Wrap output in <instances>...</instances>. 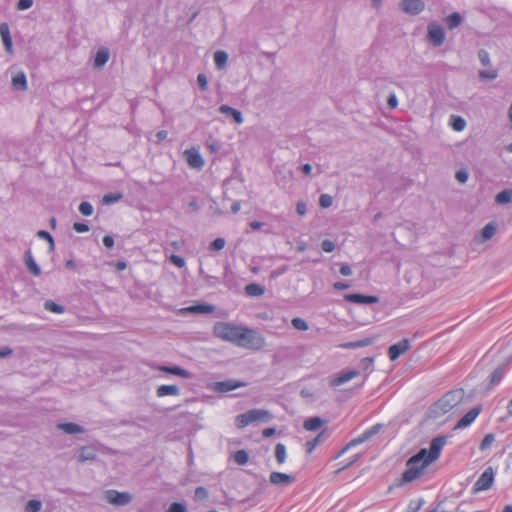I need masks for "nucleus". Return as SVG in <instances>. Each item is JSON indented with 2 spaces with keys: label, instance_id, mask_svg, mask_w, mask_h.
<instances>
[{
  "label": "nucleus",
  "instance_id": "obj_30",
  "mask_svg": "<svg viewBox=\"0 0 512 512\" xmlns=\"http://www.w3.org/2000/svg\"><path fill=\"white\" fill-rule=\"evenodd\" d=\"M264 292V287L257 283H250L245 286V293L251 297H260Z\"/></svg>",
  "mask_w": 512,
  "mask_h": 512
},
{
  "label": "nucleus",
  "instance_id": "obj_19",
  "mask_svg": "<svg viewBox=\"0 0 512 512\" xmlns=\"http://www.w3.org/2000/svg\"><path fill=\"white\" fill-rule=\"evenodd\" d=\"M96 448L92 445L83 446L79 450L77 460L79 463L96 460Z\"/></svg>",
  "mask_w": 512,
  "mask_h": 512
},
{
  "label": "nucleus",
  "instance_id": "obj_24",
  "mask_svg": "<svg viewBox=\"0 0 512 512\" xmlns=\"http://www.w3.org/2000/svg\"><path fill=\"white\" fill-rule=\"evenodd\" d=\"M109 60V50L107 48H100L95 54L93 66L95 69H101Z\"/></svg>",
  "mask_w": 512,
  "mask_h": 512
},
{
  "label": "nucleus",
  "instance_id": "obj_36",
  "mask_svg": "<svg viewBox=\"0 0 512 512\" xmlns=\"http://www.w3.org/2000/svg\"><path fill=\"white\" fill-rule=\"evenodd\" d=\"M449 124L454 131L460 132L464 130L466 121L461 116L451 115Z\"/></svg>",
  "mask_w": 512,
  "mask_h": 512
},
{
  "label": "nucleus",
  "instance_id": "obj_35",
  "mask_svg": "<svg viewBox=\"0 0 512 512\" xmlns=\"http://www.w3.org/2000/svg\"><path fill=\"white\" fill-rule=\"evenodd\" d=\"M228 60V54L225 51L218 50L214 53V63L217 69L225 68Z\"/></svg>",
  "mask_w": 512,
  "mask_h": 512
},
{
  "label": "nucleus",
  "instance_id": "obj_51",
  "mask_svg": "<svg viewBox=\"0 0 512 512\" xmlns=\"http://www.w3.org/2000/svg\"><path fill=\"white\" fill-rule=\"evenodd\" d=\"M333 198L328 194H322L319 198V205L322 208H329L332 205Z\"/></svg>",
  "mask_w": 512,
  "mask_h": 512
},
{
  "label": "nucleus",
  "instance_id": "obj_11",
  "mask_svg": "<svg viewBox=\"0 0 512 512\" xmlns=\"http://www.w3.org/2000/svg\"><path fill=\"white\" fill-rule=\"evenodd\" d=\"M247 384L242 381L228 379L220 382H215L213 389L219 393H227L240 387H245Z\"/></svg>",
  "mask_w": 512,
  "mask_h": 512
},
{
  "label": "nucleus",
  "instance_id": "obj_61",
  "mask_svg": "<svg viewBox=\"0 0 512 512\" xmlns=\"http://www.w3.org/2000/svg\"><path fill=\"white\" fill-rule=\"evenodd\" d=\"M387 105L389 106V108L391 109H394L397 107L398 105V100H397V97L394 93H391L388 98H387Z\"/></svg>",
  "mask_w": 512,
  "mask_h": 512
},
{
  "label": "nucleus",
  "instance_id": "obj_15",
  "mask_svg": "<svg viewBox=\"0 0 512 512\" xmlns=\"http://www.w3.org/2000/svg\"><path fill=\"white\" fill-rule=\"evenodd\" d=\"M358 375H359V371H357V370H343L340 373H338L337 376H335L330 381V386H332V387L340 386V385L350 381L351 379H353L354 377H356Z\"/></svg>",
  "mask_w": 512,
  "mask_h": 512
},
{
  "label": "nucleus",
  "instance_id": "obj_58",
  "mask_svg": "<svg viewBox=\"0 0 512 512\" xmlns=\"http://www.w3.org/2000/svg\"><path fill=\"white\" fill-rule=\"evenodd\" d=\"M73 229L78 233H85L89 231V226L86 223L75 222L73 224Z\"/></svg>",
  "mask_w": 512,
  "mask_h": 512
},
{
  "label": "nucleus",
  "instance_id": "obj_23",
  "mask_svg": "<svg viewBox=\"0 0 512 512\" xmlns=\"http://www.w3.org/2000/svg\"><path fill=\"white\" fill-rule=\"evenodd\" d=\"M24 263L28 269V271L34 275L39 276L41 274V269L34 260L31 250H27L24 254Z\"/></svg>",
  "mask_w": 512,
  "mask_h": 512
},
{
  "label": "nucleus",
  "instance_id": "obj_29",
  "mask_svg": "<svg viewBox=\"0 0 512 512\" xmlns=\"http://www.w3.org/2000/svg\"><path fill=\"white\" fill-rule=\"evenodd\" d=\"M58 428L67 434H77L84 432V428L82 426L72 422L60 423L58 424Z\"/></svg>",
  "mask_w": 512,
  "mask_h": 512
},
{
  "label": "nucleus",
  "instance_id": "obj_32",
  "mask_svg": "<svg viewBox=\"0 0 512 512\" xmlns=\"http://www.w3.org/2000/svg\"><path fill=\"white\" fill-rule=\"evenodd\" d=\"M251 419L254 421H268L272 418V415L267 410L262 409H251Z\"/></svg>",
  "mask_w": 512,
  "mask_h": 512
},
{
  "label": "nucleus",
  "instance_id": "obj_38",
  "mask_svg": "<svg viewBox=\"0 0 512 512\" xmlns=\"http://www.w3.org/2000/svg\"><path fill=\"white\" fill-rule=\"evenodd\" d=\"M512 200V191L509 189H504L501 192H499L496 197L495 201L497 204L503 205L511 202Z\"/></svg>",
  "mask_w": 512,
  "mask_h": 512
},
{
  "label": "nucleus",
  "instance_id": "obj_5",
  "mask_svg": "<svg viewBox=\"0 0 512 512\" xmlns=\"http://www.w3.org/2000/svg\"><path fill=\"white\" fill-rule=\"evenodd\" d=\"M411 460L412 456L406 462L407 469L402 473V477L399 483L400 485L410 483L419 478L424 469L428 466L424 465V460L416 461L413 463L410 462Z\"/></svg>",
  "mask_w": 512,
  "mask_h": 512
},
{
  "label": "nucleus",
  "instance_id": "obj_52",
  "mask_svg": "<svg viewBox=\"0 0 512 512\" xmlns=\"http://www.w3.org/2000/svg\"><path fill=\"white\" fill-rule=\"evenodd\" d=\"M478 58L482 65H484V66L490 65V56L486 50L480 49L478 51Z\"/></svg>",
  "mask_w": 512,
  "mask_h": 512
},
{
  "label": "nucleus",
  "instance_id": "obj_8",
  "mask_svg": "<svg viewBox=\"0 0 512 512\" xmlns=\"http://www.w3.org/2000/svg\"><path fill=\"white\" fill-rule=\"evenodd\" d=\"M105 499L109 504L115 506H125L132 501V495L129 492H119L117 490L105 491Z\"/></svg>",
  "mask_w": 512,
  "mask_h": 512
},
{
  "label": "nucleus",
  "instance_id": "obj_54",
  "mask_svg": "<svg viewBox=\"0 0 512 512\" xmlns=\"http://www.w3.org/2000/svg\"><path fill=\"white\" fill-rule=\"evenodd\" d=\"M321 249L324 251V252H327V253H331L334 251L335 249V244L333 241L329 240V239H325L322 241L321 243Z\"/></svg>",
  "mask_w": 512,
  "mask_h": 512
},
{
  "label": "nucleus",
  "instance_id": "obj_50",
  "mask_svg": "<svg viewBox=\"0 0 512 512\" xmlns=\"http://www.w3.org/2000/svg\"><path fill=\"white\" fill-rule=\"evenodd\" d=\"M225 239L224 238H216L214 239L211 243H210V250H213V251H220L224 248L225 246Z\"/></svg>",
  "mask_w": 512,
  "mask_h": 512
},
{
  "label": "nucleus",
  "instance_id": "obj_48",
  "mask_svg": "<svg viewBox=\"0 0 512 512\" xmlns=\"http://www.w3.org/2000/svg\"><path fill=\"white\" fill-rule=\"evenodd\" d=\"M209 496L208 490L205 487L199 486L195 489L194 498L196 501H202Z\"/></svg>",
  "mask_w": 512,
  "mask_h": 512
},
{
  "label": "nucleus",
  "instance_id": "obj_13",
  "mask_svg": "<svg viewBox=\"0 0 512 512\" xmlns=\"http://www.w3.org/2000/svg\"><path fill=\"white\" fill-rule=\"evenodd\" d=\"M410 348V343L408 339H403L398 343L391 345L388 349V356L391 361H395L402 354L408 351Z\"/></svg>",
  "mask_w": 512,
  "mask_h": 512
},
{
  "label": "nucleus",
  "instance_id": "obj_6",
  "mask_svg": "<svg viewBox=\"0 0 512 512\" xmlns=\"http://www.w3.org/2000/svg\"><path fill=\"white\" fill-rule=\"evenodd\" d=\"M383 428L382 424H375L374 426L370 427L366 431H364L360 436L352 439L339 453V455L345 453L348 449L351 447H354L356 445L362 444L369 439H371L374 435L378 434L381 429Z\"/></svg>",
  "mask_w": 512,
  "mask_h": 512
},
{
  "label": "nucleus",
  "instance_id": "obj_16",
  "mask_svg": "<svg viewBox=\"0 0 512 512\" xmlns=\"http://www.w3.org/2000/svg\"><path fill=\"white\" fill-rule=\"evenodd\" d=\"M269 481L273 485L287 486L295 481V477L281 472H272L269 476Z\"/></svg>",
  "mask_w": 512,
  "mask_h": 512
},
{
  "label": "nucleus",
  "instance_id": "obj_31",
  "mask_svg": "<svg viewBox=\"0 0 512 512\" xmlns=\"http://www.w3.org/2000/svg\"><path fill=\"white\" fill-rule=\"evenodd\" d=\"M324 423V420L320 417H310L307 420H305L303 427L307 431H316L318 430Z\"/></svg>",
  "mask_w": 512,
  "mask_h": 512
},
{
  "label": "nucleus",
  "instance_id": "obj_64",
  "mask_svg": "<svg viewBox=\"0 0 512 512\" xmlns=\"http://www.w3.org/2000/svg\"><path fill=\"white\" fill-rule=\"evenodd\" d=\"M296 212L298 215L303 216L306 214V204L302 201L297 202Z\"/></svg>",
  "mask_w": 512,
  "mask_h": 512
},
{
  "label": "nucleus",
  "instance_id": "obj_37",
  "mask_svg": "<svg viewBox=\"0 0 512 512\" xmlns=\"http://www.w3.org/2000/svg\"><path fill=\"white\" fill-rule=\"evenodd\" d=\"M374 342V338H364L354 342H348L342 345L344 348L355 349L360 347L369 346Z\"/></svg>",
  "mask_w": 512,
  "mask_h": 512
},
{
  "label": "nucleus",
  "instance_id": "obj_20",
  "mask_svg": "<svg viewBox=\"0 0 512 512\" xmlns=\"http://www.w3.org/2000/svg\"><path fill=\"white\" fill-rule=\"evenodd\" d=\"M186 159L190 167L201 169L204 166V160L198 151L191 149L185 151Z\"/></svg>",
  "mask_w": 512,
  "mask_h": 512
},
{
  "label": "nucleus",
  "instance_id": "obj_34",
  "mask_svg": "<svg viewBox=\"0 0 512 512\" xmlns=\"http://www.w3.org/2000/svg\"><path fill=\"white\" fill-rule=\"evenodd\" d=\"M462 20V16L459 12H453L445 19L449 30L457 28L462 23Z\"/></svg>",
  "mask_w": 512,
  "mask_h": 512
},
{
  "label": "nucleus",
  "instance_id": "obj_43",
  "mask_svg": "<svg viewBox=\"0 0 512 512\" xmlns=\"http://www.w3.org/2000/svg\"><path fill=\"white\" fill-rule=\"evenodd\" d=\"M249 460V455L245 450H238L234 453V461L238 465H245Z\"/></svg>",
  "mask_w": 512,
  "mask_h": 512
},
{
  "label": "nucleus",
  "instance_id": "obj_57",
  "mask_svg": "<svg viewBox=\"0 0 512 512\" xmlns=\"http://www.w3.org/2000/svg\"><path fill=\"white\" fill-rule=\"evenodd\" d=\"M468 172L466 170H458L455 174V178L459 183H465L468 180Z\"/></svg>",
  "mask_w": 512,
  "mask_h": 512
},
{
  "label": "nucleus",
  "instance_id": "obj_53",
  "mask_svg": "<svg viewBox=\"0 0 512 512\" xmlns=\"http://www.w3.org/2000/svg\"><path fill=\"white\" fill-rule=\"evenodd\" d=\"M166 512H187L186 506L180 502H173Z\"/></svg>",
  "mask_w": 512,
  "mask_h": 512
},
{
  "label": "nucleus",
  "instance_id": "obj_26",
  "mask_svg": "<svg viewBox=\"0 0 512 512\" xmlns=\"http://www.w3.org/2000/svg\"><path fill=\"white\" fill-rule=\"evenodd\" d=\"M219 111L222 114L231 117L234 120V122L237 124H241L243 122V117H242L241 112L235 108H232L228 105H221L219 107Z\"/></svg>",
  "mask_w": 512,
  "mask_h": 512
},
{
  "label": "nucleus",
  "instance_id": "obj_59",
  "mask_svg": "<svg viewBox=\"0 0 512 512\" xmlns=\"http://www.w3.org/2000/svg\"><path fill=\"white\" fill-rule=\"evenodd\" d=\"M170 261L178 268H182L185 265V260L181 256H178V255H171Z\"/></svg>",
  "mask_w": 512,
  "mask_h": 512
},
{
  "label": "nucleus",
  "instance_id": "obj_47",
  "mask_svg": "<svg viewBox=\"0 0 512 512\" xmlns=\"http://www.w3.org/2000/svg\"><path fill=\"white\" fill-rule=\"evenodd\" d=\"M291 323H292V326L297 330L306 331L308 329L307 322L302 318H298V317L293 318Z\"/></svg>",
  "mask_w": 512,
  "mask_h": 512
},
{
  "label": "nucleus",
  "instance_id": "obj_41",
  "mask_svg": "<svg viewBox=\"0 0 512 512\" xmlns=\"http://www.w3.org/2000/svg\"><path fill=\"white\" fill-rule=\"evenodd\" d=\"M44 308L52 313L61 314L65 311V308L52 300H46L44 303Z\"/></svg>",
  "mask_w": 512,
  "mask_h": 512
},
{
  "label": "nucleus",
  "instance_id": "obj_12",
  "mask_svg": "<svg viewBox=\"0 0 512 512\" xmlns=\"http://www.w3.org/2000/svg\"><path fill=\"white\" fill-rule=\"evenodd\" d=\"M344 299L355 304L371 305L379 302V298L373 295H364L361 293L345 294Z\"/></svg>",
  "mask_w": 512,
  "mask_h": 512
},
{
  "label": "nucleus",
  "instance_id": "obj_1",
  "mask_svg": "<svg viewBox=\"0 0 512 512\" xmlns=\"http://www.w3.org/2000/svg\"><path fill=\"white\" fill-rule=\"evenodd\" d=\"M464 397L462 389L452 390L445 393L437 402L429 408L431 418H439L448 413L452 408L459 404Z\"/></svg>",
  "mask_w": 512,
  "mask_h": 512
},
{
  "label": "nucleus",
  "instance_id": "obj_55",
  "mask_svg": "<svg viewBox=\"0 0 512 512\" xmlns=\"http://www.w3.org/2000/svg\"><path fill=\"white\" fill-rule=\"evenodd\" d=\"M197 84L199 86V88L203 91H205L208 87V80H207V77L205 74L203 73H200L198 74L197 76Z\"/></svg>",
  "mask_w": 512,
  "mask_h": 512
},
{
  "label": "nucleus",
  "instance_id": "obj_28",
  "mask_svg": "<svg viewBox=\"0 0 512 512\" xmlns=\"http://www.w3.org/2000/svg\"><path fill=\"white\" fill-rule=\"evenodd\" d=\"M12 85L16 90L25 91L27 89V79L23 72L17 73L12 78Z\"/></svg>",
  "mask_w": 512,
  "mask_h": 512
},
{
  "label": "nucleus",
  "instance_id": "obj_17",
  "mask_svg": "<svg viewBox=\"0 0 512 512\" xmlns=\"http://www.w3.org/2000/svg\"><path fill=\"white\" fill-rule=\"evenodd\" d=\"M507 370H508V363H503V364L499 365L490 375L487 390H490L495 385L499 384Z\"/></svg>",
  "mask_w": 512,
  "mask_h": 512
},
{
  "label": "nucleus",
  "instance_id": "obj_45",
  "mask_svg": "<svg viewBox=\"0 0 512 512\" xmlns=\"http://www.w3.org/2000/svg\"><path fill=\"white\" fill-rule=\"evenodd\" d=\"M494 441H495L494 434H492V433L486 434L479 445V449L481 451L487 450Z\"/></svg>",
  "mask_w": 512,
  "mask_h": 512
},
{
  "label": "nucleus",
  "instance_id": "obj_44",
  "mask_svg": "<svg viewBox=\"0 0 512 512\" xmlns=\"http://www.w3.org/2000/svg\"><path fill=\"white\" fill-rule=\"evenodd\" d=\"M123 195L121 193H109L104 195L102 202L106 205L114 204L122 199Z\"/></svg>",
  "mask_w": 512,
  "mask_h": 512
},
{
  "label": "nucleus",
  "instance_id": "obj_46",
  "mask_svg": "<svg viewBox=\"0 0 512 512\" xmlns=\"http://www.w3.org/2000/svg\"><path fill=\"white\" fill-rule=\"evenodd\" d=\"M42 507V503L39 500H29L26 504V512H39Z\"/></svg>",
  "mask_w": 512,
  "mask_h": 512
},
{
  "label": "nucleus",
  "instance_id": "obj_18",
  "mask_svg": "<svg viewBox=\"0 0 512 512\" xmlns=\"http://www.w3.org/2000/svg\"><path fill=\"white\" fill-rule=\"evenodd\" d=\"M0 35L6 52L9 54H13L12 38L9 26L5 22L0 24Z\"/></svg>",
  "mask_w": 512,
  "mask_h": 512
},
{
  "label": "nucleus",
  "instance_id": "obj_40",
  "mask_svg": "<svg viewBox=\"0 0 512 512\" xmlns=\"http://www.w3.org/2000/svg\"><path fill=\"white\" fill-rule=\"evenodd\" d=\"M249 415H251L250 410L236 417V425L238 428H244L253 422Z\"/></svg>",
  "mask_w": 512,
  "mask_h": 512
},
{
  "label": "nucleus",
  "instance_id": "obj_56",
  "mask_svg": "<svg viewBox=\"0 0 512 512\" xmlns=\"http://www.w3.org/2000/svg\"><path fill=\"white\" fill-rule=\"evenodd\" d=\"M32 5L33 0H18L16 7L18 10L22 11L31 8Z\"/></svg>",
  "mask_w": 512,
  "mask_h": 512
},
{
  "label": "nucleus",
  "instance_id": "obj_25",
  "mask_svg": "<svg viewBox=\"0 0 512 512\" xmlns=\"http://www.w3.org/2000/svg\"><path fill=\"white\" fill-rule=\"evenodd\" d=\"M214 310H215V307L213 305L206 304V303L192 305V306H189V307L183 309V311H185L187 313H195V314H209V313L214 312Z\"/></svg>",
  "mask_w": 512,
  "mask_h": 512
},
{
  "label": "nucleus",
  "instance_id": "obj_4",
  "mask_svg": "<svg viewBox=\"0 0 512 512\" xmlns=\"http://www.w3.org/2000/svg\"><path fill=\"white\" fill-rule=\"evenodd\" d=\"M240 330L241 326H237L228 322H217L213 327V334L215 337L221 340L236 345Z\"/></svg>",
  "mask_w": 512,
  "mask_h": 512
},
{
  "label": "nucleus",
  "instance_id": "obj_10",
  "mask_svg": "<svg viewBox=\"0 0 512 512\" xmlns=\"http://www.w3.org/2000/svg\"><path fill=\"white\" fill-rule=\"evenodd\" d=\"M427 38L433 46L439 47L445 41V31L440 25L430 23L428 25Z\"/></svg>",
  "mask_w": 512,
  "mask_h": 512
},
{
  "label": "nucleus",
  "instance_id": "obj_62",
  "mask_svg": "<svg viewBox=\"0 0 512 512\" xmlns=\"http://www.w3.org/2000/svg\"><path fill=\"white\" fill-rule=\"evenodd\" d=\"M102 242L107 249H112L114 246V239L110 235H105L102 239Z\"/></svg>",
  "mask_w": 512,
  "mask_h": 512
},
{
  "label": "nucleus",
  "instance_id": "obj_14",
  "mask_svg": "<svg viewBox=\"0 0 512 512\" xmlns=\"http://www.w3.org/2000/svg\"><path fill=\"white\" fill-rule=\"evenodd\" d=\"M482 408L480 405L473 407L470 409L460 420L457 422L455 428L463 429L468 427L480 414Z\"/></svg>",
  "mask_w": 512,
  "mask_h": 512
},
{
  "label": "nucleus",
  "instance_id": "obj_33",
  "mask_svg": "<svg viewBox=\"0 0 512 512\" xmlns=\"http://www.w3.org/2000/svg\"><path fill=\"white\" fill-rule=\"evenodd\" d=\"M326 435V429L322 430L316 437H314L312 440L306 442V452L308 454L312 453L313 450L319 445Z\"/></svg>",
  "mask_w": 512,
  "mask_h": 512
},
{
  "label": "nucleus",
  "instance_id": "obj_9",
  "mask_svg": "<svg viewBox=\"0 0 512 512\" xmlns=\"http://www.w3.org/2000/svg\"><path fill=\"white\" fill-rule=\"evenodd\" d=\"M398 6L403 13L416 16L424 11L425 2L423 0H401Z\"/></svg>",
  "mask_w": 512,
  "mask_h": 512
},
{
  "label": "nucleus",
  "instance_id": "obj_22",
  "mask_svg": "<svg viewBox=\"0 0 512 512\" xmlns=\"http://www.w3.org/2000/svg\"><path fill=\"white\" fill-rule=\"evenodd\" d=\"M497 226L494 222L487 223L480 231L479 236L476 238L479 243H484L490 240L496 233Z\"/></svg>",
  "mask_w": 512,
  "mask_h": 512
},
{
  "label": "nucleus",
  "instance_id": "obj_7",
  "mask_svg": "<svg viewBox=\"0 0 512 512\" xmlns=\"http://www.w3.org/2000/svg\"><path fill=\"white\" fill-rule=\"evenodd\" d=\"M495 473L491 466L487 467L477 481L474 483L473 491H485L492 487L494 483Z\"/></svg>",
  "mask_w": 512,
  "mask_h": 512
},
{
  "label": "nucleus",
  "instance_id": "obj_3",
  "mask_svg": "<svg viewBox=\"0 0 512 512\" xmlns=\"http://www.w3.org/2000/svg\"><path fill=\"white\" fill-rule=\"evenodd\" d=\"M265 344L264 338L254 329L241 327L238 335L237 346L258 350Z\"/></svg>",
  "mask_w": 512,
  "mask_h": 512
},
{
  "label": "nucleus",
  "instance_id": "obj_60",
  "mask_svg": "<svg viewBox=\"0 0 512 512\" xmlns=\"http://www.w3.org/2000/svg\"><path fill=\"white\" fill-rule=\"evenodd\" d=\"M479 76H480V78H483V79L493 80L497 77V72L494 70H491V71L484 70V71L479 72Z\"/></svg>",
  "mask_w": 512,
  "mask_h": 512
},
{
  "label": "nucleus",
  "instance_id": "obj_49",
  "mask_svg": "<svg viewBox=\"0 0 512 512\" xmlns=\"http://www.w3.org/2000/svg\"><path fill=\"white\" fill-rule=\"evenodd\" d=\"M79 211L84 216H90L93 213V206L91 203L83 201L79 205Z\"/></svg>",
  "mask_w": 512,
  "mask_h": 512
},
{
  "label": "nucleus",
  "instance_id": "obj_39",
  "mask_svg": "<svg viewBox=\"0 0 512 512\" xmlns=\"http://www.w3.org/2000/svg\"><path fill=\"white\" fill-rule=\"evenodd\" d=\"M275 458L279 464H283L286 460V447L282 443L275 446Z\"/></svg>",
  "mask_w": 512,
  "mask_h": 512
},
{
  "label": "nucleus",
  "instance_id": "obj_42",
  "mask_svg": "<svg viewBox=\"0 0 512 512\" xmlns=\"http://www.w3.org/2000/svg\"><path fill=\"white\" fill-rule=\"evenodd\" d=\"M36 235L40 239L48 240L49 251L50 252L54 251V249H55L54 239H53L52 235L48 231H46V230H39Z\"/></svg>",
  "mask_w": 512,
  "mask_h": 512
},
{
  "label": "nucleus",
  "instance_id": "obj_21",
  "mask_svg": "<svg viewBox=\"0 0 512 512\" xmlns=\"http://www.w3.org/2000/svg\"><path fill=\"white\" fill-rule=\"evenodd\" d=\"M158 370H160L162 372H165V373H168V374L176 375V376H179V377H182V378H185V379H190L192 377V373L191 372L181 368L180 366L161 365V366L158 367Z\"/></svg>",
  "mask_w": 512,
  "mask_h": 512
},
{
  "label": "nucleus",
  "instance_id": "obj_63",
  "mask_svg": "<svg viewBox=\"0 0 512 512\" xmlns=\"http://www.w3.org/2000/svg\"><path fill=\"white\" fill-rule=\"evenodd\" d=\"M423 502H424L423 500H419L417 503H414V501H411L408 506L407 512H417L420 509V507L422 506Z\"/></svg>",
  "mask_w": 512,
  "mask_h": 512
},
{
  "label": "nucleus",
  "instance_id": "obj_27",
  "mask_svg": "<svg viewBox=\"0 0 512 512\" xmlns=\"http://www.w3.org/2000/svg\"><path fill=\"white\" fill-rule=\"evenodd\" d=\"M180 390L176 385H161L157 388L156 394L158 397H164L168 395H179Z\"/></svg>",
  "mask_w": 512,
  "mask_h": 512
},
{
  "label": "nucleus",
  "instance_id": "obj_2",
  "mask_svg": "<svg viewBox=\"0 0 512 512\" xmlns=\"http://www.w3.org/2000/svg\"><path fill=\"white\" fill-rule=\"evenodd\" d=\"M447 443V437L444 435H439L433 438L430 442V448H421L416 454L412 456L411 463L416 461L424 460V465H430L432 462L436 461Z\"/></svg>",
  "mask_w": 512,
  "mask_h": 512
}]
</instances>
